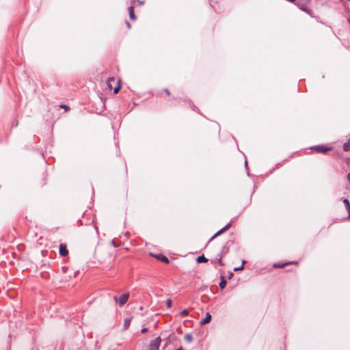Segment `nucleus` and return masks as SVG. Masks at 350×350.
Masks as SVG:
<instances>
[{"label":"nucleus","instance_id":"obj_19","mask_svg":"<svg viewBox=\"0 0 350 350\" xmlns=\"http://www.w3.org/2000/svg\"><path fill=\"white\" fill-rule=\"evenodd\" d=\"M166 304H167V307L168 308H170L172 307V299H168L167 300Z\"/></svg>","mask_w":350,"mask_h":350},{"label":"nucleus","instance_id":"obj_18","mask_svg":"<svg viewBox=\"0 0 350 350\" xmlns=\"http://www.w3.org/2000/svg\"><path fill=\"white\" fill-rule=\"evenodd\" d=\"M189 314V312L188 310L187 309H185V310H183L180 312V314L181 315H185V316H188Z\"/></svg>","mask_w":350,"mask_h":350},{"label":"nucleus","instance_id":"obj_10","mask_svg":"<svg viewBox=\"0 0 350 350\" xmlns=\"http://www.w3.org/2000/svg\"><path fill=\"white\" fill-rule=\"evenodd\" d=\"M131 322V319H130V318H126L124 319V330H126L129 328V327L130 326Z\"/></svg>","mask_w":350,"mask_h":350},{"label":"nucleus","instance_id":"obj_9","mask_svg":"<svg viewBox=\"0 0 350 350\" xmlns=\"http://www.w3.org/2000/svg\"><path fill=\"white\" fill-rule=\"evenodd\" d=\"M156 258L158 260H161V261H162L163 262H165V263H168L169 262L168 258L166 256H163L162 254H159V255L156 256Z\"/></svg>","mask_w":350,"mask_h":350},{"label":"nucleus","instance_id":"obj_24","mask_svg":"<svg viewBox=\"0 0 350 350\" xmlns=\"http://www.w3.org/2000/svg\"><path fill=\"white\" fill-rule=\"evenodd\" d=\"M139 5H142L144 4V1H138Z\"/></svg>","mask_w":350,"mask_h":350},{"label":"nucleus","instance_id":"obj_22","mask_svg":"<svg viewBox=\"0 0 350 350\" xmlns=\"http://www.w3.org/2000/svg\"><path fill=\"white\" fill-rule=\"evenodd\" d=\"M147 332H148V329H147L146 327H144V328L142 329V330H141V332H142V334H145V333H146Z\"/></svg>","mask_w":350,"mask_h":350},{"label":"nucleus","instance_id":"obj_8","mask_svg":"<svg viewBox=\"0 0 350 350\" xmlns=\"http://www.w3.org/2000/svg\"><path fill=\"white\" fill-rule=\"evenodd\" d=\"M115 82L114 77H110L107 81V85L109 90L113 88V83Z\"/></svg>","mask_w":350,"mask_h":350},{"label":"nucleus","instance_id":"obj_14","mask_svg":"<svg viewBox=\"0 0 350 350\" xmlns=\"http://www.w3.org/2000/svg\"><path fill=\"white\" fill-rule=\"evenodd\" d=\"M345 207H346V209H350V202L347 199V198H344L343 200H342Z\"/></svg>","mask_w":350,"mask_h":350},{"label":"nucleus","instance_id":"obj_16","mask_svg":"<svg viewBox=\"0 0 350 350\" xmlns=\"http://www.w3.org/2000/svg\"><path fill=\"white\" fill-rule=\"evenodd\" d=\"M226 285V282L224 278H222L221 282L219 283V286L221 288H224Z\"/></svg>","mask_w":350,"mask_h":350},{"label":"nucleus","instance_id":"obj_4","mask_svg":"<svg viewBox=\"0 0 350 350\" xmlns=\"http://www.w3.org/2000/svg\"><path fill=\"white\" fill-rule=\"evenodd\" d=\"M231 224L229 223L226 226H225L223 228L219 230L217 232H216L209 240V241H213L214 239H215L217 237L220 235L221 234L226 232L227 230H228L230 227Z\"/></svg>","mask_w":350,"mask_h":350},{"label":"nucleus","instance_id":"obj_12","mask_svg":"<svg viewBox=\"0 0 350 350\" xmlns=\"http://www.w3.org/2000/svg\"><path fill=\"white\" fill-rule=\"evenodd\" d=\"M208 261V259L206 258L203 255L202 256H200L197 258V262H199V263H201V262H206Z\"/></svg>","mask_w":350,"mask_h":350},{"label":"nucleus","instance_id":"obj_6","mask_svg":"<svg viewBox=\"0 0 350 350\" xmlns=\"http://www.w3.org/2000/svg\"><path fill=\"white\" fill-rule=\"evenodd\" d=\"M211 320V315L209 313H206V317L204 319L200 321L201 325H205L208 323Z\"/></svg>","mask_w":350,"mask_h":350},{"label":"nucleus","instance_id":"obj_1","mask_svg":"<svg viewBox=\"0 0 350 350\" xmlns=\"http://www.w3.org/2000/svg\"><path fill=\"white\" fill-rule=\"evenodd\" d=\"M129 298V293H124L120 297H114V300L119 305L120 307H122L123 305H124Z\"/></svg>","mask_w":350,"mask_h":350},{"label":"nucleus","instance_id":"obj_25","mask_svg":"<svg viewBox=\"0 0 350 350\" xmlns=\"http://www.w3.org/2000/svg\"><path fill=\"white\" fill-rule=\"evenodd\" d=\"M165 92H166L168 95L170 94V92H169V91H168L167 90H165Z\"/></svg>","mask_w":350,"mask_h":350},{"label":"nucleus","instance_id":"obj_26","mask_svg":"<svg viewBox=\"0 0 350 350\" xmlns=\"http://www.w3.org/2000/svg\"><path fill=\"white\" fill-rule=\"evenodd\" d=\"M127 25L129 27H130L129 23H127Z\"/></svg>","mask_w":350,"mask_h":350},{"label":"nucleus","instance_id":"obj_15","mask_svg":"<svg viewBox=\"0 0 350 350\" xmlns=\"http://www.w3.org/2000/svg\"><path fill=\"white\" fill-rule=\"evenodd\" d=\"M120 89V81H118L117 86L115 87L113 89V93L117 94L119 92Z\"/></svg>","mask_w":350,"mask_h":350},{"label":"nucleus","instance_id":"obj_11","mask_svg":"<svg viewBox=\"0 0 350 350\" xmlns=\"http://www.w3.org/2000/svg\"><path fill=\"white\" fill-rule=\"evenodd\" d=\"M343 150L345 151H350V138L344 144Z\"/></svg>","mask_w":350,"mask_h":350},{"label":"nucleus","instance_id":"obj_17","mask_svg":"<svg viewBox=\"0 0 350 350\" xmlns=\"http://www.w3.org/2000/svg\"><path fill=\"white\" fill-rule=\"evenodd\" d=\"M245 263V261L243 260L242 265L240 267L234 268V271H239V270H242L243 269V265H244Z\"/></svg>","mask_w":350,"mask_h":350},{"label":"nucleus","instance_id":"obj_20","mask_svg":"<svg viewBox=\"0 0 350 350\" xmlns=\"http://www.w3.org/2000/svg\"><path fill=\"white\" fill-rule=\"evenodd\" d=\"M60 107L64 109L66 111H68L69 110V107L65 105H61Z\"/></svg>","mask_w":350,"mask_h":350},{"label":"nucleus","instance_id":"obj_13","mask_svg":"<svg viewBox=\"0 0 350 350\" xmlns=\"http://www.w3.org/2000/svg\"><path fill=\"white\" fill-rule=\"evenodd\" d=\"M184 338L188 342H191L193 340V336L190 334H185Z\"/></svg>","mask_w":350,"mask_h":350},{"label":"nucleus","instance_id":"obj_5","mask_svg":"<svg viewBox=\"0 0 350 350\" xmlns=\"http://www.w3.org/2000/svg\"><path fill=\"white\" fill-rule=\"evenodd\" d=\"M59 252L62 256H66L68 255V250H67L66 245L65 244H60Z\"/></svg>","mask_w":350,"mask_h":350},{"label":"nucleus","instance_id":"obj_27","mask_svg":"<svg viewBox=\"0 0 350 350\" xmlns=\"http://www.w3.org/2000/svg\"><path fill=\"white\" fill-rule=\"evenodd\" d=\"M177 350H183L181 348L178 349Z\"/></svg>","mask_w":350,"mask_h":350},{"label":"nucleus","instance_id":"obj_23","mask_svg":"<svg viewBox=\"0 0 350 350\" xmlns=\"http://www.w3.org/2000/svg\"><path fill=\"white\" fill-rule=\"evenodd\" d=\"M347 180L350 182V172L347 174Z\"/></svg>","mask_w":350,"mask_h":350},{"label":"nucleus","instance_id":"obj_7","mask_svg":"<svg viewBox=\"0 0 350 350\" xmlns=\"http://www.w3.org/2000/svg\"><path fill=\"white\" fill-rule=\"evenodd\" d=\"M129 12L130 18L131 20H135L136 19V16H135V15L134 14V6L133 5H131L129 8Z\"/></svg>","mask_w":350,"mask_h":350},{"label":"nucleus","instance_id":"obj_2","mask_svg":"<svg viewBox=\"0 0 350 350\" xmlns=\"http://www.w3.org/2000/svg\"><path fill=\"white\" fill-rule=\"evenodd\" d=\"M161 342V339L160 337L156 338L154 340L150 342L148 350H159Z\"/></svg>","mask_w":350,"mask_h":350},{"label":"nucleus","instance_id":"obj_3","mask_svg":"<svg viewBox=\"0 0 350 350\" xmlns=\"http://www.w3.org/2000/svg\"><path fill=\"white\" fill-rule=\"evenodd\" d=\"M312 148L318 152H323V153H325L332 150V148L327 147V146H325L323 145L316 146L313 147Z\"/></svg>","mask_w":350,"mask_h":350},{"label":"nucleus","instance_id":"obj_21","mask_svg":"<svg viewBox=\"0 0 350 350\" xmlns=\"http://www.w3.org/2000/svg\"><path fill=\"white\" fill-rule=\"evenodd\" d=\"M284 266V264L280 265V264H275L273 265L275 268H282Z\"/></svg>","mask_w":350,"mask_h":350},{"label":"nucleus","instance_id":"obj_28","mask_svg":"<svg viewBox=\"0 0 350 350\" xmlns=\"http://www.w3.org/2000/svg\"><path fill=\"white\" fill-rule=\"evenodd\" d=\"M349 23H350V19L349 20Z\"/></svg>","mask_w":350,"mask_h":350}]
</instances>
